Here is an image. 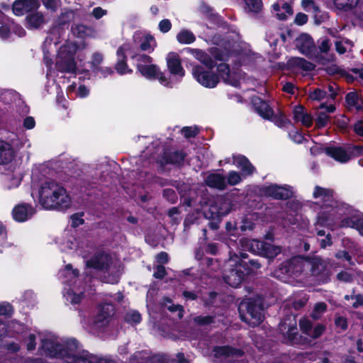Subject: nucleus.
Wrapping results in <instances>:
<instances>
[{
    "instance_id": "obj_22",
    "label": "nucleus",
    "mask_w": 363,
    "mask_h": 363,
    "mask_svg": "<svg viewBox=\"0 0 363 363\" xmlns=\"http://www.w3.org/2000/svg\"><path fill=\"white\" fill-rule=\"evenodd\" d=\"M186 51L193 55L200 62L206 65L208 68L211 69L215 67L214 60L208 53L203 50L194 48H186Z\"/></svg>"
},
{
    "instance_id": "obj_54",
    "label": "nucleus",
    "mask_w": 363,
    "mask_h": 363,
    "mask_svg": "<svg viewBox=\"0 0 363 363\" xmlns=\"http://www.w3.org/2000/svg\"><path fill=\"white\" fill-rule=\"evenodd\" d=\"M310 97L313 100L320 101V100H322L328 96V93L325 91L321 90L320 89H317L311 93Z\"/></svg>"
},
{
    "instance_id": "obj_40",
    "label": "nucleus",
    "mask_w": 363,
    "mask_h": 363,
    "mask_svg": "<svg viewBox=\"0 0 363 363\" xmlns=\"http://www.w3.org/2000/svg\"><path fill=\"white\" fill-rule=\"evenodd\" d=\"M218 72L223 80L227 83L230 82V67L225 63H221L218 66Z\"/></svg>"
},
{
    "instance_id": "obj_41",
    "label": "nucleus",
    "mask_w": 363,
    "mask_h": 363,
    "mask_svg": "<svg viewBox=\"0 0 363 363\" xmlns=\"http://www.w3.org/2000/svg\"><path fill=\"white\" fill-rule=\"evenodd\" d=\"M272 121L277 126L284 127L289 123L288 119L282 112H279L277 114H274L269 119Z\"/></svg>"
},
{
    "instance_id": "obj_63",
    "label": "nucleus",
    "mask_w": 363,
    "mask_h": 363,
    "mask_svg": "<svg viewBox=\"0 0 363 363\" xmlns=\"http://www.w3.org/2000/svg\"><path fill=\"white\" fill-rule=\"evenodd\" d=\"M337 279L344 282H350L352 281V275L347 272H341L337 274Z\"/></svg>"
},
{
    "instance_id": "obj_60",
    "label": "nucleus",
    "mask_w": 363,
    "mask_h": 363,
    "mask_svg": "<svg viewBox=\"0 0 363 363\" xmlns=\"http://www.w3.org/2000/svg\"><path fill=\"white\" fill-rule=\"evenodd\" d=\"M166 274L167 272L165 267L163 265H158L153 274V277L155 279H162L166 276Z\"/></svg>"
},
{
    "instance_id": "obj_55",
    "label": "nucleus",
    "mask_w": 363,
    "mask_h": 363,
    "mask_svg": "<svg viewBox=\"0 0 363 363\" xmlns=\"http://www.w3.org/2000/svg\"><path fill=\"white\" fill-rule=\"evenodd\" d=\"M196 323L200 325H207L213 322V317L210 315L207 316H196L194 318Z\"/></svg>"
},
{
    "instance_id": "obj_47",
    "label": "nucleus",
    "mask_w": 363,
    "mask_h": 363,
    "mask_svg": "<svg viewBox=\"0 0 363 363\" xmlns=\"http://www.w3.org/2000/svg\"><path fill=\"white\" fill-rule=\"evenodd\" d=\"M318 50L320 53H328L330 50V40L325 38H320L318 41Z\"/></svg>"
},
{
    "instance_id": "obj_36",
    "label": "nucleus",
    "mask_w": 363,
    "mask_h": 363,
    "mask_svg": "<svg viewBox=\"0 0 363 363\" xmlns=\"http://www.w3.org/2000/svg\"><path fill=\"white\" fill-rule=\"evenodd\" d=\"M328 306L324 302H318L315 304L312 312L311 313V317L313 320H319L323 314L327 311Z\"/></svg>"
},
{
    "instance_id": "obj_57",
    "label": "nucleus",
    "mask_w": 363,
    "mask_h": 363,
    "mask_svg": "<svg viewBox=\"0 0 363 363\" xmlns=\"http://www.w3.org/2000/svg\"><path fill=\"white\" fill-rule=\"evenodd\" d=\"M182 133L186 138L194 137L198 134V129L192 127H184L182 130Z\"/></svg>"
},
{
    "instance_id": "obj_2",
    "label": "nucleus",
    "mask_w": 363,
    "mask_h": 363,
    "mask_svg": "<svg viewBox=\"0 0 363 363\" xmlns=\"http://www.w3.org/2000/svg\"><path fill=\"white\" fill-rule=\"evenodd\" d=\"M334 192L330 189L323 188L315 186L313 196L315 199H320L323 203V211L318 213L317 220L315 223V228L318 236L325 235L323 228H332L335 225L338 216L341 215L340 212L342 208H339V204L333 197Z\"/></svg>"
},
{
    "instance_id": "obj_16",
    "label": "nucleus",
    "mask_w": 363,
    "mask_h": 363,
    "mask_svg": "<svg viewBox=\"0 0 363 363\" xmlns=\"http://www.w3.org/2000/svg\"><path fill=\"white\" fill-rule=\"evenodd\" d=\"M134 43L138 45V47L142 51H147L151 52L154 50L156 46V41L153 36L150 35H143L140 33H136L133 35Z\"/></svg>"
},
{
    "instance_id": "obj_28",
    "label": "nucleus",
    "mask_w": 363,
    "mask_h": 363,
    "mask_svg": "<svg viewBox=\"0 0 363 363\" xmlns=\"http://www.w3.org/2000/svg\"><path fill=\"white\" fill-rule=\"evenodd\" d=\"M233 162L238 168L241 169L242 174L245 175H250L252 174L255 170V167L244 156L235 157Z\"/></svg>"
},
{
    "instance_id": "obj_1",
    "label": "nucleus",
    "mask_w": 363,
    "mask_h": 363,
    "mask_svg": "<svg viewBox=\"0 0 363 363\" xmlns=\"http://www.w3.org/2000/svg\"><path fill=\"white\" fill-rule=\"evenodd\" d=\"M281 274L289 276L305 274L317 278V280L325 282L330 277V271L326 263L320 257L303 258L296 257L283 262L279 269Z\"/></svg>"
},
{
    "instance_id": "obj_50",
    "label": "nucleus",
    "mask_w": 363,
    "mask_h": 363,
    "mask_svg": "<svg viewBox=\"0 0 363 363\" xmlns=\"http://www.w3.org/2000/svg\"><path fill=\"white\" fill-rule=\"evenodd\" d=\"M241 180V177L238 172L231 171L228 175V182H226L231 186H234L240 183Z\"/></svg>"
},
{
    "instance_id": "obj_56",
    "label": "nucleus",
    "mask_w": 363,
    "mask_h": 363,
    "mask_svg": "<svg viewBox=\"0 0 363 363\" xmlns=\"http://www.w3.org/2000/svg\"><path fill=\"white\" fill-rule=\"evenodd\" d=\"M345 44L350 45L352 46L351 43L348 40L345 41H336L335 42V50L339 54H344L347 51V48L345 47Z\"/></svg>"
},
{
    "instance_id": "obj_33",
    "label": "nucleus",
    "mask_w": 363,
    "mask_h": 363,
    "mask_svg": "<svg viewBox=\"0 0 363 363\" xmlns=\"http://www.w3.org/2000/svg\"><path fill=\"white\" fill-rule=\"evenodd\" d=\"M164 159L167 164H180L184 161V155L178 151L165 152Z\"/></svg>"
},
{
    "instance_id": "obj_59",
    "label": "nucleus",
    "mask_w": 363,
    "mask_h": 363,
    "mask_svg": "<svg viewBox=\"0 0 363 363\" xmlns=\"http://www.w3.org/2000/svg\"><path fill=\"white\" fill-rule=\"evenodd\" d=\"M131 57L135 59L138 62V64L144 65L152 62V58L147 55H133Z\"/></svg>"
},
{
    "instance_id": "obj_4",
    "label": "nucleus",
    "mask_w": 363,
    "mask_h": 363,
    "mask_svg": "<svg viewBox=\"0 0 363 363\" xmlns=\"http://www.w3.org/2000/svg\"><path fill=\"white\" fill-rule=\"evenodd\" d=\"M38 194L39 202L45 209L65 210L71 206V198L66 189L53 180L43 182Z\"/></svg>"
},
{
    "instance_id": "obj_24",
    "label": "nucleus",
    "mask_w": 363,
    "mask_h": 363,
    "mask_svg": "<svg viewBox=\"0 0 363 363\" xmlns=\"http://www.w3.org/2000/svg\"><path fill=\"white\" fill-rule=\"evenodd\" d=\"M296 45L303 53L306 55L310 54L315 48L314 41L307 34H302L297 38Z\"/></svg>"
},
{
    "instance_id": "obj_20",
    "label": "nucleus",
    "mask_w": 363,
    "mask_h": 363,
    "mask_svg": "<svg viewBox=\"0 0 363 363\" xmlns=\"http://www.w3.org/2000/svg\"><path fill=\"white\" fill-rule=\"evenodd\" d=\"M325 153L339 162H347L351 159L350 155L341 147H328Z\"/></svg>"
},
{
    "instance_id": "obj_61",
    "label": "nucleus",
    "mask_w": 363,
    "mask_h": 363,
    "mask_svg": "<svg viewBox=\"0 0 363 363\" xmlns=\"http://www.w3.org/2000/svg\"><path fill=\"white\" fill-rule=\"evenodd\" d=\"M358 95L354 92H350L346 96V101L350 106H356L358 104Z\"/></svg>"
},
{
    "instance_id": "obj_21",
    "label": "nucleus",
    "mask_w": 363,
    "mask_h": 363,
    "mask_svg": "<svg viewBox=\"0 0 363 363\" xmlns=\"http://www.w3.org/2000/svg\"><path fill=\"white\" fill-rule=\"evenodd\" d=\"M205 183L208 186L219 190H223L227 186L225 177L217 173L208 174L205 179Z\"/></svg>"
},
{
    "instance_id": "obj_38",
    "label": "nucleus",
    "mask_w": 363,
    "mask_h": 363,
    "mask_svg": "<svg viewBox=\"0 0 363 363\" xmlns=\"http://www.w3.org/2000/svg\"><path fill=\"white\" fill-rule=\"evenodd\" d=\"M358 0H334V4L338 9L350 10L357 4Z\"/></svg>"
},
{
    "instance_id": "obj_15",
    "label": "nucleus",
    "mask_w": 363,
    "mask_h": 363,
    "mask_svg": "<svg viewBox=\"0 0 363 363\" xmlns=\"http://www.w3.org/2000/svg\"><path fill=\"white\" fill-rule=\"evenodd\" d=\"M38 7L39 2L37 0H16L13 3L12 9L15 15L23 16Z\"/></svg>"
},
{
    "instance_id": "obj_12",
    "label": "nucleus",
    "mask_w": 363,
    "mask_h": 363,
    "mask_svg": "<svg viewBox=\"0 0 363 363\" xmlns=\"http://www.w3.org/2000/svg\"><path fill=\"white\" fill-rule=\"evenodd\" d=\"M112 263L111 257L108 254L101 252L95 254L86 261V265L101 271H110Z\"/></svg>"
},
{
    "instance_id": "obj_52",
    "label": "nucleus",
    "mask_w": 363,
    "mask_h": 363,
    "mask_svg": "<svg viewBox=\"0 0 363 363\" xmlns=\"http://www.w3.org/2000/svg\"><path fill=\"white\" fill-rule=\"evenodd\" d=\"M43 6L51 11H55L60 6V0H42Z\"/></svg>"
},
{
    "instance_id": "obj_5",
    "label": "nucleus",
    "mask_w": 363,
    "mask_h": 363,
    "mask_svg": "<svg viewBox=\"0 0 363 363\" xmlns=\"http://www.w3.org/2000/svg\"><path fill=\"white\" fill-rule=\"evenodd\" d=\"M238 310L241 319L252 327L259 325L263 320V306L259 298L242 301Z\"/></svg>"
},
{
    "instance_id": "obj_32",
    "label": "nucleus",
    "mask_w": 363,
    "mask_h": 363,
    "mask_svg": "<svg viewBox=\"0 0 363 363\" xmlns=\"http://www.w3.org/2000/svg\"><path fill=\"white\" fill-rule=\"evenodd\" d=\"M138 69L141 74L147 78H155V75L158 74V67L155 65H143L138 64Z\"/></svg>"
},
{
    "instance_id": "obj_10",
    "label": "nucleus",
    "mask_w": 363,
    "mask_h": 363,
    "mask_svg": "<svg viewBox=\"0 0 363 363\" xmlns=\"http://www.w3.org/2000/svg\"><path fill=\"white\" fill-rule=\"evenodd\" d=\"M114 315L113 306L111 304H102L97 308L96 315L90 321V327L95 330H103L108 327L113 320Z\"/></svg>"
},
{
    "instance_id": "obj_18",
    "label": "nucleus",
    "mask_w": 363,
    "mask_h": 363,
    "mask_svg": "<svg viewBox=\"0 0 363 363\" xmlns=\"http://www.w3.org/2000/svg\"><path fill=\"white\" fill-rule=\"evenodd\" d=\"M339 208H342V210L340 211L341 213V215L338 216L339 218L337 220V223H336L335 225L333 226L330 229L333 230L334 228H335L336 226H340V227H345V228H356L357 230L362 218H359L357 216H352L350 217H345V218H342L340 220V222H339L340 220L341 219L342 216L345 213V207L343 205H340Z\"/></svg>"
},
{
    "instance_id": "obj_8",
    "label": "nucleus",
    "mask_w": 363,
    "mask_h": 363,
    "mask_svg": "<svg viewBox=\"0 0 363 363\" xmlns=\"http://www.w3.org/2000/svg\"><path fill=\"white\" fill-rule=\"evenodd\" d=\"M240 242L242 247L249 251L266 257L273 258L281 252V248L279 246L264 241L242 238Z\"/></svg>"
},
{
    "instance_id": "obj_44",
    "label": "nucleus",
    "mask_w": 363,
    "mask_h": 363,
    "mask_svg": "<svg viewBox=\"0 0 363 363\" xmlns=\"http://www.w3.org/2000/svg\"><path fill=\"white\" fill-rule=\"evenodd\" d=\"M245 2L249 11L252 12L259 11L262 6V0H245Z\"/></svg>"
},
{
    "instance_id": "obj_51",
    "label": "nucleus",
    "mask_w": 363,
    "mask_h": 363,
    "mask_svg": "<svg viewBox=\"0 0 363 363\" xmlns=\"http://www.w3.org/2000/svg\"><path fill=\"white\" fill-rule=\"evenodd\" d=\"M328 115L323 111H320L318 113L316 118V125L318 128L325 127L328 124Z\"/></svg>"
},
{
    "instance_id": "obj_30",
    "label": "nucleus",
    "mask_w": 363,
    "mask_h": 363,
    "mask_svg": "<svg viewBox=\"0 0 363 363\" xmlns=\"http://www.w3.org/2000/svg\"><path fill=\"white\" fill-rule=\"evenodd\" d=\"M254 101L255 111L264 119H270L273 116V110L264 101L260 99Z\"/></svg>"
},
{
    "instance_id": "obj_23",
    "label": "nucleus",
    "mask_w": 363,
    "mask_h": 363,
    "mask_svg": "<svg viewBox=\"0 0 363 363\" xmlns=\"http://www.w3.org/2000/svg\"><path fill=\"white\" fill-rule=\"evenodd\" d=\"M14 157L15 152L11 145L4 140H0V164H9Z\"/></svg>"
},
{
    "instance_id": "obj_19",
    "label": "nucleus",
    "mask_w": 363,
    "mask_h": 363,
    "mask_svg": "<svg viewBox=\"0 0 363 363\" xmlns=\"http://www.w3.org/2000/svg\"><path fill=\"white\" fill-rule=\"evenodd\" d=\"M35 213L32 206L27 204L16 206L13 210V218L18 222H23L30 218Z\"/></svg>"
},
{
    "instance_id": "obj_9",
    "label": "nucleus",
    "mask_w": 363,
    "mask_h": 363,
    "mask_svg": "<svg viewBox=\"0 0 363 363\" xmlns=\"http://www.w3.org/2000/svg\"><path fill=\"white\" fill-rule=\"evenodd\" d=\"M279 330L287 342L291 345H301L307 342V339L298 333L295 316L289 315L282 320L279 324Z\"/></svg>"
},
{
    "instance_id": "obj_3",
    "label": "nucleus",
    "mask_w": 363,
    "mask_h": 363,
    "mask_svg": "<svg viewBox=\"0 0 363 363\" xmlns=\"http://www.w3.org/2000/svg\"><path fill=\"white\" fill-rule=\"evenodd\" d=\"M42 348L47 355L61 358L66 363H95L97 358L86 350H78V342L70 340L62 345L52 339L42 340Z\"/></svg>"
},
{
    "instance_id": "obj_42",
    "label": "nucleus",
    "mask_w": 363,
    "mask_h": 363,
    "mask_svg": "<svg viewBox=\"0 0 363 363\" xmlns=\"http://www.w3.org/2000/svg\"><path fill=\"white\" fill-rule=\"evenodd\" d=\"M16 97V94L13 90H4L0 94V100L6 104H10Z\"/></svg>"
},
{
    "instance_id": "obj_53",
    "label": "nucleus",
    "mask_w": 363,
    "mask_h": 363,
    "mask_svg": "<svg viewBox=\"0 0 363 363\" xmlns=\"http://www.w3.org/2000/svg\"><path fill=\"white\" fill-rule=\"evenodd\" d=\"M325 330V327L323 325L318 324L313 329L312 328L308 336L313 339L318 338L323 333Z\"/></svg>"
},
{
    "instance_id": "obj_46",
    "label": "nucleus",
    "mask_w": 363,
    "mask_h": 363,
    "mask_svg": "<svg viewBox=\"0 0 363 363\" xmlns=\"http://www.w3.org/2000/svg\"><path fill=\"white\" fill-rule=\"evenodd\" d=\"M300 329L304 334L308 335L312 330V323L307 318H301L299 320Z\"/></svg>"
},
{
    "instance_id": "obj_62",
    "label": "nucleus",
    "mask_w": 363,
    "mask_h": 363,
    "mask_svg": "<svg viewBox=\"0 0 363 363\" xmlns=\"http://www.w3.org/2000/svg\"><path fill=\"white\" fill-rule=\"evenodd\" d=\"M172 28V23L168 19H163L159 23L160 30L162 33L168 32Z\"/></svg>"
},
{
    "instance_id": "obj_45",
    "label": "nucleus",
    "mask_w": 363,
    "mask_h": 363,
    "mask_svg": "<svg viewBox=\"0 0 363 363\" xmlns=\"http://www.w3.org/2000/svg\"><path fill=\"white\" fill-rule=\"evenodd\" d=\"M345 298L350 301L352 306L354 308L363 306V296L361 295H352L350 296L347 295Z\"/></svg>"
},
{
    "instance_id": "obj_11",
    "label": "nucleus",
    "mask_w": 363,
    "mask_h": 363,
    "mask_svg": "<svg viewBox=\"0 0 363 363\" xmlns=\"http://www.w3.org/2000/svg\"><path fill=\"white\" fill-rule=\"evenodd\" d=\"M192 74L198 82L206 87L213 88L218 83V77L215 74L206 71L201 66L194 67Z\"/></svg>"
},
{
    "instance_id": "obj_64",
    "label": "nucleus",
    "mask_w": 363,
    "mask_h": 363,
    "mask_svg": "<svg viewBox=\"0 0 363 363\" xmlns=\"http://www.w3.org/2000/svg\"><path fill=\"white\" fill-rule=\"evenodd\" d=\"M163 195L172 203H175L177 201V196L174 191L172 189H164L163 191Z\"/></svg>"
},
{
    "instance_id": "obj_34",
    "label": "nucleus",
    "mask_w": 363,
    "mask_h": 363,
    "mask_svg": "<svg viewBox=\"0 0 363 363\" xmlns=\"http://www.w3.org/2000/svg\"><path fill=\"white\" fill-rule=\"evenodd\" d=\"M177 39L182 44H191L196 40V37L191 31L183 29L177 34Z\"/></svg>"
},
{
    "instance_id": "obj_6",
    "label": "nucleus",
    "mask_w": 363,
    "mask_h": 363,
    "mask_svg": "<svg viewBox=\"0 0 363 363\" xmlns=\"http://www.w3.org/2000/svg\"><path fill=\"white\" fill-rule=\"evenodd\" d=\"M242 264L239 262V256L236 254L230 256L226 262L223 273L225 281L233 287L238 286L245 276L242 268Z\"/></svg>"
},
{
    "instance_id": "obj_58",
    "label": "nucleus",
    "mask_w": 363,
    "mask_h": 363,
    "mask_svg": "<svg viewBox=\"0 0 363 363\" xmlns=\"http://www.w3.org/2000/svg\"><path fill=\"white\" fill-rule=\"evenodd\" d=\"M65 277H70L71 278H76L79 275V272L77 269H73L71 264L66 265L64 272Z\"/></svg>"
},
{
    "instance_id": "obj_27",
    "label": "nucleus",
    "mask_w": 363,
    "mask_h": 363,
    "mask_svg": "<svg viewBox=\"0 0 363 363\" xmlns=\"http://www.w3.org/2000/svg\"><path fill=\"white\" fill-rule=\"evenodd\" d=\"M273 9L277 11L279 20H285L288 16L293 14V9L289 3L279 1L273 5Z\"/></svg>"
},
{
    "instance_id": "obj_26",
    "label": "nucleus",
    "mask_w": 363,
    "mask_h": 363,
    "mask_svg": "<svg viewBox=\"0 0 363 363\" xmlns=\"http://www.w3.org/2000/svg\"><path fill=\"white\" fill-rule=\"evenodd\" d=\"M246 257V253H240V256H239V262L240 264H242V268L245 272V275L254 273L261 266L260 263L257 260L250 259L247 262L244 261L243 259H245Z\"/></svg>"
},
{
    "instance_id": "obj_37",
    "label": "nucleus",
    "mask_w": 363,
    "mask_h": 363,
    "mask_svg": "<svg viewBox=\"0 0 363 363\" xmlns=\"http://www.w3.org/2000/svg\"><path fill=\"white\" fill-rule=\"evenodd\" d=\"M292 65L301 68L305 71H311L315 68V65L313 63L300 57L293 59Z\"/></svg>"
},
{
    "instance_id": "obj_13",
    "label": "nucleus",
    "mask_w": 363,
    "mask_h": 363,
    "mask_svg": "<svg viewBox=\"0 0 363 363\" xmlns=\"http://www.w3.org/2000/svg\"><path fill=\"white\" fill-rule=\"evenodd\" d=\"M233 206L232 199L229 197H218L214 204L211 206L213 215L223 216L228 214Z\"/></svg>"
},
{
    "instance_id": "obj_39",
    "label": "nucleus",
    "mask_w": 363,
    "mask_h": 363,
    "mask_svg": "<svg viewBox=\"0 0 363 363\" xmlns=\"http://www.w3.org/2000/svg\"><path fill=\"white\" fill-rule=\"evenodd\" d=\"M302 6L307 12L312 13L315 16L320 13V9L313 0H303Z\"/></svg>"
},
{
    "instance_id": "obj_48",
    "label": "nucleus",
    "mask_w": 363,
    "mask_h": 363,
    "mask_svg": "<svg viewBox=\"0 0 363 363\" xmlns=\"http://www.w3.org/2000/svg\"><path fill=\"white\" fill-rule=\"evenodd\" d=\"M125 320L130 323H138L141 320V316L137 311H130L125 315Z\"/></svg>"
},
{
    "instance_id": "obj_7",
    "label": "nucleus",
    "mask_w": 363,
    "mask_h": 363,
    "mask_svg": "<svg viewBox=\"0 0 363 363\" xmlns=\"http://www.w3.org/2000/svg\"><path fill=\"white\" fill-rule=\"evenodd\" d=\"M77 47L73 43L62 45L58 52L56 67L62 72H74L77 69L74 60Z\"/></svg>"
},
{
    "instance_id": "obj_17",
    "label": "nucleus",
    "mask_w": 363,
    "mask_h": 363,
    "mask_svg": "<svg viewBox=\"0 0 363 363\" xmlns=\"http://www.w3.org/2000/svg\"><path fill=\"white\" fill-rule=\"evenodd\" d=\"M130 49L131 46L129 44L126 43L121 46L117 50L118 60L116 65V69L121 74H123L130 72V70L128 69V66L126 64V57L125 55V52L130 51Z\"/></svg>"
},
{
    "instance_id": "obj_14",
    "label": "nucleus",
    "mask_w": 363,
    "mask_h": 363,
    "mask_svg": "<svg viewBox=\"0 0 363 363\" xmlns=\"http://www.w3.org/2000/svg\"><path fill=\"white\" fill-rule=\"evenodd\" d=\"M262 191L265 196L272 197L275 199H287L291 197L292 194L289 189L275 184L264 186Z\"/></svg>"
},
{
    "instance_id": "obj_31",
    "label": "nucleus",
    "mask_w": 363,
    "mask_h": 363,
    "mask_svg": "<svg viewBox=\"0 0 363 363\" xmlns=\"http://www.w3.org/2000/svg\"><path fill=\"white\" fill-rule=\"evenodd\" d=\"M294 118L297 122H301L306 127H309L312 124L311 116L304 112L303 106H296L294 110Z\"/></svg>"
},
{
    "instance_id": "obj_29",
    "label": "nucleus",
    "mask_w": 363,
    "mask_h": 363,
    "mask_svg": "<svg viewBox=\"0 0 363 363\" xmlns=\"http://www.w3.org/2000/svg\"><path fill=\"white\" fill-rule=\"evenodd\" d=\"M216 358H230L234 356L240 357L242 352L239 350H234L230 347H219L214 350Z\"/></svg>"
},
{
    "instance_id": "obj_35",
    "label": "nucleus",
    "mask_w": 363,
    "mask_h": 363,
    "mask_svg": "<svg viewBox=\"0 0 363 363\" xmlns=\"http://www.w3.org/2000/svg\"><path fill=\"white\" fill-rule=\"evenodd\" d=\"M26 19L28 23L32 28H38L45 23L43 15L39 12L28 16Z\"/></svg>"
},
{
    "instance_id": "obj_49",
    "label": "nucleus",
    "mask_w": 363,
    "mask_h": 363,
    "mask_svg": "<svg viewBox=\"0 0 363 363\" xmlns=\"http://www.w3.org/2000/svg\"><path fill=\"white\" fill-rule=\"evenodd\" d=\"M209 52L211 55V57H213L215 60L217 61H224L225 60L226 55L218 48H211L209 50Z\"/></svg>"
},
{
    "instance_id": "obj_43",
    "label": "nucleus",
    "mask_w": 363,
    "mask_h": 363,
    "mask_svg": "<svg viewBox=\"0 0 363 363\" xmlns=\"http://www.w3.org/2000/svg\"><path fill=\"white\" fill-rule=\"evenodd\" d=\"M88 28L81 24H77L72 26V32L76 37L84 38L87 33Z\"/></svg>"
},
{
    "instance_id": "obj_25",
    "label": "nucleus",
    "mask_w": 363,
    "mask_h": 363,
    "mask_svg": "<svg viewBox=\"0 0 363 363\" xmlns=\"http://www.w3.org/2000/svg\"><path fill=\"white\" fill-rule=\"evenodd\" d=\"M167 66L172 74H178L181 77L184 75V70L182 67L181 60L177 54L171 53L168 55Z\"/></svg>"
}]
</instances>
